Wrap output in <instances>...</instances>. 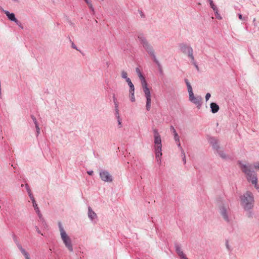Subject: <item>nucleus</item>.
<instances>
[{"mask_svg": "<svg viewBox=\"0 0 259 259\" xmlns=\"http://www.w3.org/2000/svg\"><path fill=\"white\" fill-rule=\"evenodd\" d=\"M238 165L242 172L244 174L247 181L254 186L259 193V185L256 172L253 169L251 164L241 161L238 162Z\"/></svg>", "mask_w": 259, "mask_h": 259, "instance_id": "nucleus-1", "label": "nucleus"}, {"mask_svg": "<svg viewBox=\"0 0 259 259\" xmlns=\"http://www.w3.org/2000/svg\"><path fill=\"white\" fill-rule=\"evenodd\" d=\"M238 165L242 172L244 174L247 181L254 186L259 193V185L256 172L253 169L251 164L241 161L238 162Z\"/></svg>", "mask_w": 259, "mask_h": 259, "instance_id": "nucleus-2", "label": "nucleus"}, {"mask_svg": "<svg viewBox=\"0 0 259 259\" xmlns=\"http://www.w3.org/2000/svg\"><path fill=\"white\" fill-rule=\"evenodd\" d=\"M240 204L245 211H249L252 209L254 204V196L253 193L247 190L241 194L239 196Z\"/></svg>", "mask_w": 259, "mask_h": 259, "instance_id": "nucleus-3", "label": "nucleus"}, {"mask_svg": "<svg viewBox=\"0 0 259 259\" xmlns=\"http://www.w3.org/2000/svg\"><path fill=\"white\" fill-rule=\"evenodd\" d=\"M153 132L154 137V150L155 158L157 163L159 165H161V156L162 155L161 138L157 130H153Z\"/></svg>", "mask_w": 259, "mask_h": 259, "instance_id": "nucleus-4", "label": "nucleus"}, {"mask_svg": "<svg viewBox=\"0 0 259 259\" xmlns=\"http://www.w3.org/2000/svg\"><path fill=\"white\" fill-rule=\"evenodd\" d=\"M136 71L140 79L141 80L143 90L145 94V97L146 98V108L147 110H149V109L150 108L151 105V94L150 90L148 88V85L145 79V77L142 74L139 68H136Z\"/></svg>", "mask_w": 259, "mask_h": 259, "instance_id": "nucleus-5", "label": "nucleus"}, {"mask_svg": "<svg viewBox=\"0 0 259 259\" xmlns=\"http://www.w3.org/2000/svg\"><path fill=\"white\" fill-rule=\"evenodd\" d=\"M58 225L61 238L63 243L64 244L65 247L68 249L69 251L72 252L73 249L70 237L68 235V234L66 232L62 223L60 222H58Z\"/></svg>", "mask_w": 259, "mask_h": 259, "instance_id": "nucleus-6", "label": "nucleus"}, {"mask_svg": "<svg viewBox=\"0 0 259 259\" xmlns=\"http://www.w3.org/2000/svg\"><path fill=\"white\" fill-rule=\"evenodd\" d=\"M138 38L147 52L149 53V54L152 56L154 62H155L156 63H158V62L156 59V57L154 55V51L152 47L148 43L146 39L144 36L142 35L139 36Z\"/></svg>", "mask_w": 259, "mask_h": 259, "instance_id": "nucleus-7", "label": "nucleus"}, {"mask_svg": "<svg viewBox=\"0 0 259 259\" xmlns=\"http://www.w3.org/2000/svg\"><path fill=\"white\" fill-rule=\"evenodd\" d=\"M100 177L105 182L111 183L113 181L112 175L107 170H101L100 172Z\"/></svg>", "mask_w": 259, "mask_h": 259, "instance_id": "nucleus-8", "label": "nucleus"}, {"mask_svg": "<svg viewBox=\"0 0 259 259\" xmlns=\"http://www.w3.org/2000/svg\"><path fill=\"white\" fill-rule=\"evenodd\" d=\"M215 154L218 155L223 160L229 161L232 159L231 156L227 153L223 148L217 151Z\"/></svg>", "mask_w": 259, "mask_h": 259, "instance_id": "nucleus-9", "label": "nucleus"}, {"mask_svg": "<svg viewBox=\"0 0 259 259\" xmlns=\"http://www.w3.org/2000/svg\"><path fill=\"white\" fill-rule=\"evenodd\" d=\"M25 186H26L27 191L29 194V196L31 200H32L33 206L35 210H36V212L38 214L39 218H40L41 217V215L39 213V210L38 207H37V205L36 203L34 198L31 192V190L30 189V188L27 184H26Z\"/></svg>", "mask_w": 259, "mask_h": 259, "instance_id": "nucleus-10", "label": "nucleus"}, {"mask_svg": "<svg viewBox=\"0 0 259 259\" xmlns=\"http://www.w3.org/2000/svg\"><path fill=\"white\" fill-rule=\"evenodd\" d=\"M181 50L184 53L187 54L193 61L194 60L193 55V50L191 47L185 45H182L181 46Z\"/></svg>", "mask_w": 259, "mask_h": 259, "instance_id": "nucleus-11", "label": "nucleus"}, {"mask_svg": "<svg viewBox=\"0 0 259 259\" xmlns=\"http://www.w3.org/2000/svg\"><path fill=\"white\" fill-rule=\"evenodd\" d=\"M220 212L226 222H230V219L228 215V209L227 207L224 205L221 206L220 208Z\"/></svg>", "mask_w": 259, "mask_h": 259, "instance_id": "nucleus-12", "label": "nucleus"}, {"mask_svg": "<svg viewBox=\"0 0 259 259\" xmlns=\"http://www.w3.org/2000/svg\"><path fill=\"white\" fill-rule=\"evenodd\" d=\"M15 242L18 248L23 255L25 259H31L29 253L22 247V245L18 241Z\"/></svg>", "mask_w": 259, "mask_h": 259, "instance_id": "nucleus-13", "label": "nucleus"}, {"mask_svg": "<svg viewBox=\"0 0 259 259\" xmlns=\"http://www.w3.org/2000/svg\"><path fill=\"white\" fill-rule=\"evenodd\" d=\"M15 242L18 248L23 255L25 259H31L29 253L22 247V245L18 241Z\"/></svg>", "mask_w": 259, "mask_h": 259, "instance_id": "nucleus-14", "label": "nucleus"}, {"mask_svg": "<svg viewBox=\"0 0 259 259\" xmlns=\"http://www.w3.org/2000/svg\"><path fill=\"white\" fill-rule=\"evenodd\" d=\"M88 216L89 219L92 221H94L97 219V215L96 213L90 206L88 207Z\"/></svg>", "mask_w": 259, "mask_h": 259, "instance_id": "nucleus-15", "label": "nucleus"}, {"mask_svg": "<svg viewBox=\"0 0 259 259\" xmlns=\"http://www.w3.org/2000/svg\"><path fill=\"white\" fill-rule=\"evenodd\" d=\"M190 96V100L191 102H193L196 105H199L201 98L199 97H195L194 96L193 91H192V93H189Z\"/></svg>", "mask_w": 259, "mask_h": 259, "instance_id": "nucleus-16", "label": "nucleus"}, {"mask_svg": "<svg viewBox=\"0 0 259 259\" xmlns=\"http://www.w3.org/2000/svg\"><path fill=\"white\" fill-rule=\"evenodd\" d=\"M31 118L32 119L34 124H35V128H36V132H37V134L38 135L40 133V129H39V127L38 126V123L37 121V117L34 116V115H32L31 116Z\"/></svg>", "mask_w": 259, "mask_h": 259, "instance_id": "nucleus-17", "label": "nucleus"}, {"mask_svg": "<svg viewBox=\"0 0 259 259\" xmlns=\"http://www.w3.org/2000/svg\"><path fill=\"white\" fill-rule=\"evenodd\" d=\"M5 14L8 16L9 19L11 21H14L15 22H18L17 19L15 18L14 14L10 13L8 11H5Z\"/></svg>", "mask_w": 259, "mask_h": 259, "instance_id": "nucleus-18", "label": "nucleus"}, {"mask_svg": "<svg viewBox=\"0 0 259 259\" xmlns=\"http://www.w3.org/2000/svg\"><path fill=\"white\" fill-rule=\"evenodd\" d=\"M210 108L212 112L213 113L217 112L219 110V106L214 103H211L210 104Z\"/></svg>", "mask_w": 259, "mask_h": 259, "instance_id": "nucleus-19", "label": "nucleus"}, {"mask_svg": "<svg viewBox=\"0 0 259 259\" xmlns=\"http://www.w3.org/2000/svg\"><path fill=\"white\" fill-rule=\"evenodd\" d=\"M207 141L209 143V144L212 146L213 145H214V144H216V143L219 141V140L214 138V137H208L207 138Z\"/></svg>", "mask_w": 259, "mask_h": 259, "instance_id": "nucleus-20", "label": "nucleus"}, {"mask_svg": "<svg viewBox=\"0 0 259 259\" xmlns=\"http://www.w3.org/2000/svg\"><path fill=\"white\" fill-rule=\"evenodd\" d=\"M212 149L214 150V153H215L217 151H218L219 150H220L222 147L220 146L219 141H218L216 144H214L212 146Z\"/></svg>", "mask_w": 259, "mask_h": 259, "instance_id": "nucleus-21", "label": "nucleus"}, {"mask_svg": "<svg viewBox=\"0 0 259 259\" xmlns=\"http://www.w3.org/2000/svg\"><path fill=\"white\" fill-rule=\"evenodd\" d=\"M172 133H173V135L174 136L175 141L176 142H179V139H180L179 136H178V134H177V133L176 132V131L175 130V129L174 127L172 128Z\"/></svg>", "mask_w": 259, "mask_h": 259, "instance_id": "nucleus-22", "label": "nucleus"}, {"mask_svg": "<svg viewBox=\"0 0 259 259\" xmlns=\"http://www.w3.org/2000/svg\"><path fill=\"white\" fill-rule=\"evenodd\" d=\"M126 81L127 82V83H128V85H129L130 91H133V90H135L134 85L133 83H132V82L131 81L130 78H127Z\"/></svg>", "mask_w": 259, "mask_h": 259, "instance_id": "nucleus-23", "label": "nucleus"}, {"mask_svg": "<svg viewBox=\"0 0 259 259\" xmlns=\"http://www.w3.org/2000/svg\"><path fill=\"white\" fill-rule=\"evenodd\" d=\"M185 81L187 84L189 93H192V88L190 82H189L188 80L187 79H185Z\"/></svg>", "mask_w": 259, "mask_h": 259, "instance_id": "nucleus-24", "label": "nucleus"}, {"mask_svg": "<svg viewBox=\"0 0 259 259\" xmlns=\"http://www.w3.org/2000/svg\"><path fill=\"white\" fill-rule=\"evenodd\" d=\"M176 250L179 256L184 253L181 247L178 245L176 246Z\"/></svg>", "mask_w": 259, "mask_h": 259, "instance_id": "nucleus-25", "label": "nucleus"}, {"mask_svg": "<svg viewBox=\"0 0 259 259\" xmlns=\"http://www.w3.org/2000/svg\"><path fill=\"white\" fill-rule=\"evenodd\" d=\"M208 1L209 2V4H210L211 8L215 12V13L218 14V9L216 7V6L214 5V4L213 3L212 1V0H208Z\"/></svg>", "mask_w": 259, "mask_h": 259, "instance_id": "nucleus-26", "label": "nucleus"}, {"mask_svg": "<svg viewBox=\"0 0 259 259\" xmlns=\"http://www.w3.org/2000/svg\"><path fill=\"white\" fill-rule=\"evenodd\" d=\"M134 92L135 90H133V91H130V97L132 102H134L135 101Z\"/></svg>", "mask_w": 259, "mask_h": 259, "instance_id": "nucleus-27", "label": "nucleus"}, {"mask_svg": "<svg viewBox=\"0 0 259 259\" xmlns=\"http://www.w3.org/2000/svg\"><path fill=\"white\" fill-rule=\"evenodd\" d=\"M87 4L88 5L89 7L92 10L94 11V8L93 7V5L92 4V1L91 0H84Z\"/></svg>", "mask_w": 259, "mask_h": 259, "instance_id": "nucleus-28", "label": "nucleus"}, {"mask_svg": "<svg viewBox=\"0 0 259 259\" xmlns=\"http://www.w3.org/2000/svg\"><path fill=\"white\" fill-rule=\"evenodd\" d=\"M121 77L123 78H125L126 80L127 79V78H128L127 77V73L125 71H122L121 72Z\"/></svg>", "mask_w": 259, "mask_h": 259, "instance_id": "nucleus-29", "label": "nucleus"}, {"mask_svg": "<svg viewBox=\"0 0 259 259\" xmlns=\"http://www.w3.org/2000/svg\"><path fill=\"white\" fill-rule=\"evenodd\" d=\"M253 167L255 169L259 170V161H257L253 163Z\"/></svg>", "mask_w": 259, "mask_h": 259, "instance_id": "nucleus-30", "label": "nucleus"}, {"mask_svg": "<svg viewBox=\"0 0 259 259\" xmlns=\"http://www.w3.org/2000/svg\"><path fill=\"white\" fill-rule=\"evenodd\" d=\"M182 155L183 156V161H184V163H186V159L185 153L183 149H182Z\"/></svg>", "mask_w": 259, "mask_h": 259, "instance_id": "nucleus-31", "label": "nucleus"}, {"mask_svg": "<svg viewBox=\"0 0 259 259\" xmlns=\"http://www.w3.org/2000/svg\"><path fill=\"white\" fill-rule=\"evenodd\" d=\"M179 256L181 259H188L184 253L182 254H181V255H179Z\"/></svg>", "mask_w": 259, "mask_h": 259, "instance_id": "nucleus-32", "label": "nucleus"}, {"mask_svg": "<svg viewBox=\"0 0 259 259\" xmlns=\"http://www.w3.org/2000/svg\"><path fill=\"white\" fill-rule=\"evenodd\" d=\"M210 94L209 93H207L206 95V96H205V99H206V100L207 101L209 100V99L210 98Z\"/></svg>", "mask_w": 259, "mask_h": 259, "instance_id": "nucleus-33", "label": "nucleus"}, {"mask_svg": "<svg viewBox=\"0 0 259 259\" xmlns=\"http://www.w3.org/2000/svg\"><path fill=\"white\" fill-rule=\"evenodd\" d=\"M117 119H118V124L121 125V119L120 118L119 116H117Z\"/></svg>", "mask_w": 259, "mask_h": 259, "instance_id": "nucleus-34", "label": "nucleus"}, {"mask_svg": "<svg viewBox=\"0 0 259 259\" xmlns=\"http://www.w3.org/2000/svg\"><path fill=\"white\" fill-rule=\"evenodd\" d=\"M71 46H72V47L73 49H76V50H78L77 49V48H76V46L74 44V43H73V42H72Z\"/></svg>", "mask_w": 259, "mask_h": 259, "instance_id": "nucleus-35", "label": "nucleus"}, {"mask_svg": "<svg viewBox=\"0 0 259 259\" xmlns=\"http://www.w3.org/2000/svg\"><path fill=\"white\" fill-rule=\"evenodd\" d=\"M87 173H88L89 175L92 176V175L93 174L94 172H93V171L91 170V171H88L87 172Z\"/></svg>", "mask_w": 259, "mask_h": 259, "instance_id": "nucleus-36", "label": "nucleus"}, {"mask_svg": "<svg viewBox=\"0 0 259 259\" xmlns=\"http://www.w3.org/2000/svg\"><path fill=\"white\" fill-rule=\"evenodd\" d=\"M35 228H36V231L39 234H40V231L39 230L38 228L37 227H35Z\"/></svg>", "mask_w": 259, "mask_h": 259, "instance_id": "nucleus-37", "label": "nucleus"}, {"mask_svg": "<svg viewBox=\"0 0 259 259\" xmlns=\"http://www.w3.org/2000/svg\"><path fill=\"white\" fill-rule=\"evenodd\" d=\"M177 143L178 146L179 147H180V148H181V150H182V149H183L182 148V147H181L180 142H177Z\"/></svg>", "mask_w": 259, "mask_h": 259, "instance_id": "nucleus-38", "label": "nucleus"}, {"mask_svg": "<svg viewBox=\"0 0 259 259\" xmlns=\"http://www.w3.org/2000/svg\"><path fill=\"white\" fill-rule=\"evenodd\" d=\"M238 17H239V19L242 20V16L241 14H239Z\"/></svg>", "mask_w": 259, "mask_h": 259, "instance_id": "nucleus-39", "label": "nucleus"}, {"mask_svg": "<svg viewBox=\"0 0 259 259\" xmlns=\"http://www.w3.org/2000/svg\"><path fill=\"white\" fill-rule=\"evenodd\" d=\"M216 14H217V15H219L218 13V14H217V13H216ZM217 17H218V18H219V19H221V17H220V16H217Z\"/></svg>", "mask_w": 259, "mask_h": 259, "instance_id": "nucleus-40", "label": "nucleus"}]
</instances>
